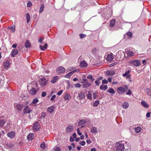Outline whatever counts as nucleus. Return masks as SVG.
<instances>
[{
    "instance_id": "nucleus-1",
    "label": "nucleus",
    "mask_w": 151,
    "mask_h": 151,
    "mask_svg": "<svg viewBox=\"0 0 151 151\" xmlns=\"http://www.w3.org/2000/svg\"><path fill=\"white\" fill-rule=\"evenodd\" d=\"M115 147L116 151H123L124 149V144L121 141L116 143Z\"/></svg>"
},
{
    "instance_id": "nucleus-2",
    "label": "nucleus",
    "mask_w": 151,
    "mask_h": 151,
    "mask_svg": "<svg viewBox=\"0 0 151 151\" xmlns=\"http://www.w3.org/2000/svg\"><path fill=\"white\" fill-rule=\"evenodd\" d=\"M128 89V87L127 86L125 85L123 87L118 88L117 89V91L119 94H122L126 92Z\"/></svg>"
},
{
    "instance_id": "nucleus-3",
    "label": "nucleus",
    "mask_w": 151,
    "mask_h": 151,
    "mask_svg": "<svg viewBox=\"0 0 151 151\" xmlns=\"http://www.w3.org/2000/svg\"><path fill=\"white\" fill-rule=\"evenodd\" d=\"M39 82L40 86L42 87H44L47 84V80L45 78H42L40 79Z\"/></svg>"
},
{
    "instance_id": "nucleus-4",
    "label": "nucleus",
    "mask_w": 151,
    "mask_h": 151,
    "mask_svg": "<svg viewBox=\"0 0 151 151\" xmlns=\"http://www.w3.org/2000/svg\"><path fill=\"white\" fill-rule=\"evenodd\" d=\"M38 90V89H36L34 87H32L29 90V93L31 95H35L36 94Z\"/></svg>"
},
{
    "instance_id": "nucleus-5",
    "label": "nucleus",
    "mask_w": 151,
    "mask_h": 151,
    "mask_svg": "<svg viewBox=\"0 0 151 151\" xmlns=\"http://www.w3.org/2000/svg\"><path fill=\"white\" fill-rule=\"evenodd\" d=\"M135 52L134 49L133 48H131L129 49V50L127 52V53L128 56H132L133 55Z\"/></svg>"
},
{
    "instance_id": "nucleus-6",
    "label": "nucleus",
    "mask_w": 151,
    "mask_h": 151,
    "mask_svg": "<svg viewBox=\"0 0 151 151\" xmlns=\"http://www.w3.org/2000/svg\"><path fill=\"white\" fill-rule=\"evenodd\" d=\"M130 63L136 66H138L140 65V63L139 60H135L131 61Z\"/></svg>"
},
{
    "instance_id": "nucleus-7",
    "label": "nucleus",
    "mask_w": 151,
    "mask_h": 151,
    "mask_svg": "<svg viewBox=\"0 0 151 151\" xmlns=\"http://www.w3.org/2000/svg\"><path fill=\"white\" fill-rule=\"evenodd\" d=\"M15 135V132L14 131H11L8 133L7 134L8 137L10 139H13L14 138Z\"/></svg>"
},
{
    "instance_id": "nucleus-8",
    "label": "nucleus",
    "mask_w": 151,
    "mask_h": 151,
    "mask_svg": "<svg viewBox=\"0 0 151 151\" xmlns=\"http://www.w3.org/2000/svg\"><path fill=\"white\" fill-rule=\"evenodd\" d=\"M65 70L64 68L60 66L56 70L57 72L59 73H63Z\"/></svg>"
},
{
    "instance_id": "nucleus-9",
    "label": "nucleus",
    "mask_w": 151,
    "mask_h": 151,
    "mask_svg": "<svg viewBox=\"0 0 151 151\" xmlns=\"http://www.w3.org/2000/svg\"><path fill=\"white\" fill-rule=\"evenodd\" d=\"M79 71V69H77L75 70H74L73 71H72L67 74H66L65 76V77L66 78H69L70 77V76L73 74L75 72H78Z\"/></svg>"
},
{
    "instance_id": "nucleus-10",
    "label": "nucleus",
    "mask_w": 151,
    "mask_h": 151,
    "mask_svg": "<svg viewBox=\"0 0 151 151\" xmlns=\"http://www.w3.org/2000/svg\"><path fill=\"white\" fill-rule=\"evenodd\" d=\"M40 128V126L38 122H35L33 125V128L35 131H37L39 130Z\"/></svg>"
},
{
    "instance_id": "nucleus-11",
    "label": "nucleus",
    "mask_w": 151,
    "mask_h": 151,
    "mask_svg": "<svg viewBox=\"0 0 151 151\" xmlns=\"http://www.w3.org/2000/svg\"><path fill=\"white\" fill-rule=\"evenodd\" d=\"M78 97L81 100H82L85 97V93L84 92H81L78 93Z\"/></svg>"
},
{
    "instance_id": "nucleus-12",
    "label": "nucleus",
    "mask_w": 151,
    "mask_h": 151,
    "mask_svg": "<svg viewBox=\"0 0 151 151\" xmlns=\"http://www.w3.org/2000/svg\"><path fill=\"white\" fill-rule=\"evenodd\" d=\"M80 66L82 68L86 67L88 65L87 64L84 60L81 61L80 63Z\"/></svg>"
},
{
    "instance_id": "nucleus-13",
    "label": "nucleus",
    "mask_w": 151,
    "mask_h": 151,
    "mask_svg": "<svg viewBox=\"0 0 151 151\" xmlns=\"http://www.w3.org/2000/svg\"><path fill=\"white\" fill-rule=\"evenodd\" d=\"M71 98L70 94L68 93H66L64 97V99L65 100H69Z\"/></svg>"
},
{
    "instance_id": "nucleus-14",
    "label": "nucleus",
    "mask_w": 151,
    "mask_h": 151,
    "mask_svg": "<svg viewBox=\"0 0 151 151\" xmlns=\"http://www.w3.org/2000/svg\"><path fill=\"white\" fill-rule=\"evenodd\" d=\"M130 71L129 70H127L125 73L122 75L123 77H126L127 78H129L131 77V75L129 74Z\"/></svg>"
},
{
    "instance_id": "nucleus-15",
    "label": "nucleus",
    "mask_w": 151,
    "mask_h": 151,
    "mask_svg": "<svg viewBox=\"0 0 151 151\" xmlns=\"http://www.w3.org/2000/svg\"><path fill=\"white\" fill-rule=\"evenodd\" d=\"M23 111L25 113H29L31 111V110L28 106H27L24 109Z\"/></svg>"
},
{
    "instance_id": "nucleus-16",
    "label": "nucleus",
    "mask_w": 151,
    "mask_h": 151,
    "mask_svg": "<svg viewBox=\"0 0 151 151\" xmlns=\"http://www.w3.org/2000/svg\"><path fill=\"white\" fill-rule=\"evenodd\" d=\"M141 104L142 106L146 108H148L149 107V105L145 101H142Z\"/></svg>"
},
{
    "instance_id": "nucleus-17",
    "label": "nucleus",
    "mask_w": 151,
    "mask_h": 151,
    "mask_svg": "<svg viewBox=\"0 0 151 151\" xmlns=\"http://www.w3.org/2000/svg\"><path fill=\"white\" fill-rule=\"evenodd\" d=\"M90 131L92 133L96 134L98 132L97 128L96 127H93L91 128Z\"/></svg>"
},
{
    "instance_id": "nucleus-18",
    "label": "nucleus",
    "mask_w": 151,
    "mask_h": 151,
    "mask_svg": "<svg viewBox=\"0 0 151 151\" xmlns=\"http://www.w3.org/2000/svg\"><path fill=\"white\" fill-rule=\"evenodd\" d=\"M34 136L33 133L29 134L27 136V139L29 141H31L33 139Z\"/></svg>"
},
{
    "instance_id": "nucleus-19",
    "label": "nucleus",
    "mask_w": 151,
    "mask_h": 151,
    "mask_svg": "<svg viewBox=\"0 0 151 151\" xmlns=\"http://www.w3.org/2000/svg\"><path fill=\"white\" fill-rule=\"evenodd\" d=\"M4 66L5 69L9 68L10 66L9 62L8 60L6 61L4 64Z\"/></svg>"
},
{
    "instance_id": "nucleus-20",
    "label": "nucleus",
    "mask_w": 151,
    "mask_h": 151,
    "mask_svg": "<svg viewBox=\"0 0 151 151\" xmlns=\"http://www.w3.org/2000/svg\"><path fill=\"white\" fill-rule=\"evenodd\" d=\"M122 106L123 109H127L129 107V104L127 102H125L122 104Z\"/></svg>"
},
{
    "instance_id": "nucleus-21",
    "label": "nucleus",
    "mask_w": 151,
    "mask_h": 151,
    "mask_svg": "<svg viewBox=\"0 0 151 151\" xmlns=\"http://www.w3.org/2000/svg\"><path fill=\"white\" fill-rule=\"evenodd\" d=\"M18 50L16 49H13L11 52V56L12 57H14L15 55L18 53Z\"/></svg>"
},
{
    "instance_id": "nucleus-22",
    "label": "nucleus",
    "mask_w": 151,
    "mask_h": 151,
    "mask_svg": "<svg viewBox=\"0 0 151 151\" xmlns=\"http://www.w3.org/2000/svg\"><path fill=\"white\" fill-rule=\"evenodd\" d=\"M54 108V107L53 106H49L47 109V111L50 113H51L53 111Z\"/></svg>"
},
{
    "instance_id": "nucleus-23",
    "label": "nucleus",
    "mask_w": 151,
    "mask_h": 151,
    "mask_svg": "<svg viewBox=\"0 0 151 151\" xmlns=\"http://www.w3.org/2000/svg\"><path fill=\"white\" fill-rule=\"evenodd\" d=\"M73 128L72 126H69L66 128V130L67 132L69 133L71 132L73 130Z\"/></svg>"
},
{
    "instance_id": "nucleus-24",
    "label": "nucleus",
    "mask_w": 151,
    "mask_h": 151,
    "mask_svg": "<svg viewBox=\"0 0 151 151\" xmlns=\"http://www.w3.org/2000/svg\"><path fill=\"white\" fill-rule=\"evenodd\" d=\"M106 73L108 76H112L115 74V72L113 71H108L106 72Z\"/></svg>"
},
{
    "instance_id": "nucleus-25",
    "label": "nucleus",
    "mask_w": 151,
    "mask_h": 151,
    "mask_svg": "<svg viewBox=\"0 0 151 151\" xmlns=\"http://www.w3.org/2000/svg\"><path fill=\"white\" fill-rule=\"evenodd\" d=\"M145 92L147 95L151 96V90L150 89L147 88L145 90Z\"/></svg>"
},
{
    "instance_id": "nucleus-26",
    "label": "nucleus",
    "mask_w": 151,
    "mask_h": 151,
    "mask_svg": "<svg viewBox=\"0 0 151 151\" xmlns=\"http://www.w3.org/2000/svg\"><path fill=\"white\" fill-rule=\"evenodd\" d=\"M134 130H135L136 133H138L141 131L142 128L141 127H138L134 128Z\"/></svg>"
},
{
    "instance_id": "nucleus-27",
    "label": "nucleus",
    "mask_w": 151,
    "mask_h": 151,
    "mask_svg": "<svg viewBox=\"0 0 151 151\" xmlns=\"http://www.w3.org/2000/svg\"><path fill=\"white\" fill-rule=\"evenodd\" d=\"M114 56L111 54L109 55L107 57V60L108 61H110L113 60Z\"/></svg>"
},
{
    "instance_id": "nucleus-28",
    "label": "nucleus",
    "mask_w": 151,
    "mask_h": 151,
    "mask_svg": "<svg viewBox=\"0 0 151 151\" xmlns=\"http://www.w3.org/2000/svg\"><path fill=\"white\" fill-rule=\"evenodd\" d=\"M108 88V86L107 85H101L100 87V88L101 90H103L104 91L106 90Z\"/></svg>"
},
{
    "instance_id": "nucleus-29",
    "label": "nucleus",
    "mask_w": 151,
    "mask_h": 151,
    "mask_svg": "<svg viewBox=\"0 0 151 151\" xmlns=\"http://www.w3.org/2000/svg\"><path fill=\"white\" fill-rule=\"evenodd\" d=\"M16 107L17 108V109L19 111H21L23 108V106L19 104H18L17 105Z\"/></svg>"
},
{
    "instance_id": "nucleus-30",
    "label": "nucleus",
    "mask_w": 151,
    "mask_h": 151,
    "mask_svg": "<svg viewBox=\"0 0 151 151\" xmlns=\"http://www.w3.org/2000/svg\"><path fill=\"white\" fill-rule=\"evenodd\" d=\"M58 77L57 76L54 77L51 80V82L52 83H55L58 80Z\"/></svg>"
},
{
    "instance_id": "nucleus-31",
    "label": "nucleus",
    "mask_w": 151,
    "mask_h": 151,
    "mask_svg": "<svg viewBox=\"0 0 151 151\" xmlns=\"http://www.w3.org/2000/svg\"><path fill=\"white\" fill-rule=\"evenodd\" d=\"M6 122V120L4 119L0 120V127H3L5 123Z\"/></svg>"
},
{
    "instance_id": "nucleus-32",
    "label": "nucleus",
    "mask_w": 151,
    "mask_h": 151,
    "mask_svg": "<svg viewBox=\"0 0 151 151\" xmlns=\"http://www.w3.org/2000/svg\"><path fill=\"white\" fill-rule=\"evenodd\" d=\"M86 122V120L85 119H81L79 120L78 122V124L79 125H84Z\"/></svg>"
},
{
    "instance_id": "nucleus-33",
    "label": "nucleus",
    "mask_w": 151,
    "mask_h": 151,
    "mask_svg": "<svg viewBox=\"0 0 151 151\" xmlns=\"http://www.w3.org/2000/svg\"><path fill=\"white\" fill-rule=\"evenodd\" d=\"M91 85V83L89 82H87L85 84H82V86L83 88H88Z\"/></svg>"
},
{
    "instance_id": "nucleus-34",
    "label": "nucleus",
    "mask_w": 151,
    "mask_h": 151,
    "mask_svg": "<svg viewBox=\"0 0 151 151\" xmlns=\"http://www.w3.org/2000/svg\"><path fill=\"white\" fill-rule=\"evenodd\" d=\"M31 44L29 41L27 40L25 43V47L26 48H29L30 47Z\"/></svg>"
},
{
    "instance_id": "nucleus-35",
    "label": "nucleus",
    "mask_w": 151,
    "mask_h": 151,
    "mask_svg": "<svg viewBox=\"0 0 151 151\" xmlns=\"http://www.w3.org/2000/svg\"><path fill=\"white\" fill-rule=\"evenodd\" d=\"M115 23V19H113L110 22V25L111 27H113L114 26Z\"/></svg>"
},
{
    "instance_id": "nucleus-36",
    "label": "nucleus",
    "mask_w": 151,
    "mask_h": 151,
    "mask_svg": "<svg viewBox=\"0 0 151 151\" xmlns=\"http://www.w3.org/2000/svg\"><path fill=\"white\" fill-rule=\"evenodd\" d=\"M107 92L112 94H114L115 93L114 90L112 88H109L107 90Z\"/></svg>"
},
{
    "instance_id": "nucleus-37",
    "label": "nucleus",
    "mask_w": 151,
    "mask_h": 151,
    "mask_svg": "<svg viewBox=\"0 0 151 151\" xmlns=\"http://www.w3.org/2000/svg\"><path fill=\"white\" fill-rule=\"evenodd\" d=\"M26 19H27V22L28 23L30 20V16L29 13L26 14Z\"/></svg>"
},
{
    "instance_id": "nucleus-38",
    "label": "nucleus",
    "mask_w": 151,
    "mask_h": 151,
    "mask_svg": "<svg viewBox=\"0 0 151 151\" xmlns=\"http://www.w3.org/2000/svg\"><path fill=\"white\" fill-rule=\"evenodd\" d=\"M39 101L38 100L37 98H36L33 99L32 101V103L34 104H36Z\"/></svg>"
},
{
    "instance_id": "nucleus-39",
    "label": "nucleus",
    "mask_w": 151,
    "mask_h": 151,
    "mask_svg": "<svg viewBox=\"0 0 151 151\" xmlns=\"http://www.w3.org/2000/svg\"><path fill=\"white\" fill-rule=\"evenodd\" d=\"M44 4H42L40 6V10H39V12L40 13H41L43 12V9H44Z\"/></svg>"
},
{
    "instance_id": "nucleus-40",
    "label": "nucleus",
    "mask_w": 151,
    "mask_h": 151,
    "mask_svg": "<svg viewBox=\"0 0 151 151\" xmlns=\"http://www.w3.org/2000/svg\"><path fill=\"white\" fill-rule=\"evenodd\" d=\"M99 101L98 100L96 101L93 104V106L95 107L97 106L99 104Z\"/></svg>"
},
{
    "instance_id": "nucleus-41",
    "label": "nucleus",
    "mask_w": 151,
    "mask_h": 151,
    "mask_svg": "<svg viewBox=\"0 0 151 151\" xmlns=\"http://www.w3.org/2000/svg\"><path fill=\"white\" fill-rule=\"evenodd\" d=\"M54 151H60L61 149L59 147H55L53 149Z\"/></svg>"
},
{
    "instance_id": "nucleus-42",
    "label": "nucleus",
    "mask_w": 151,
    "mask_h": 151,
    "mask_svg": "<svg viewBox=\"0 0 151 151\" xmlns=\"http://www.w3.org/2000/svg\"><path fill=\"white\" fill-rule=\"evenodd\" d=\"M87 98L91 100L92 99V97L91 96V94L90 93H88L87 94Z\"/></svg>"
},
{
    "instance_id": "nucleus-43",
    "label": "nucleus",
    "mask_w": 151,
    "mask_h": 151,
    "mask_svg": "<svg viewBox=\"0 0 151 151\" xmlns=\"http://www.w3.org/2000/svg\"><path fill=\"white\" fill-rule=\"evenodd\" d=\"M40 147L44 149L45 147V144L44 142H42L40 145Z\"/></svg>"
},
{
    "instance_id": "nucleus-44",
    "label": "nucleus",
    "mask_w": 151,
    "mask_h": 151,
    "mask_svg": "<svg viewBox=\"0 0 151 151\" xmlns=\"http://www.w3.org/2000/svg\"><path fill=\"white\" fill-rule=\"evenodd\" d=\"M88 80L86 78H83L81 82V83H86L88 82Z\"/></svg>"
},
{
    "instance_id": "nucleus-45",
    "label": "nucleus",
    "mask_w": 151,
    "mask_h": 151,
    "mask_svg": "<svg viewBox=\"0 0 151 151\" xmlns=\"http://www.w3.org/2000/svg\"><path fill=\"white\" fill-rule=\"evenodd\" d=\"M81 85L79 83H77L75 84V86L76 87V88H80L81 87Z\"/></svg>"
},
{
    "instance_id": "nucleus-46",
    "label": "nucleus",
    "mask_w": 151,
    "mask_h": 151,
    "mask_svg": "<svg viewBox=\"0 0 151 151\" xmlns=\"http://www.w3.org/2000/svg\"><path fill=\"white\" fill-rule=\"evenodd\" d=\"M95 83L96 85L99 86L100 83V81L99 80H97L95 81Z\"/></svg>"
},
{
    "instance_id": "nucleus-47",
    "label": "nucleus",
    "mask_w": 151,
    "mask_h": 151,
    "mask_svg": "<svg viewBox=\"0 0 151 151\" xmlns=\"http://www.w3.org/2000/svg\"><path fill=\"white\" fill-rule=\"evenodd\" d=\"M8 28L10 29L13 32H14L15 30V27H9Z\"/></svg>"
},
{
    "instance_id": "nucleus-48",
    "label": "nucleus",
    "mask_w": 151,
    "mask_h": 151,
    "mask_svg": "<svg viewBox=\"0 0 151 151\" xmlns=\"http://www.w3.org/2000/svg\"><path fill=\"white\" fill-rule=\"evenodd\" d=\"M32 5V3L30 1H28L27 4V7H30Z\"/></svg>"
},
{
    "instance_id": "nucleus-49",
    "label": "nucleus",
    "mask_w": 151,
    "mask_h": 151,
    "mask_svg": "<svg viewBox=\"0 0 151 151\" xmlns=\"http://www.w3.org/2000/svg\"><path fill=\"white\" fill-rule=\"evenodd\" d=\"M86 142L84 141H82L80 142V144L82 146H84L85 145Z\"/></svg>"
},
{
    "instance_id": "nucleus-50",
    "label": "nucleus",
    "mask_w": 151,
    "mask_h": 151,
    "mask_svg": "<svg viewBox=\"0 0 151 151\" xmlns=\"http://www.w3.org/2000/svg\"><path fill=\"white\" fill-rule=\"evenodd\" d=\"M47 95L45 91H43L42 93V97H45Z\"/></svg>"
},
{
    "instance_id": "nucleus-51",
    "label": "nucleus",
    "mask_w": 151,
    "mask_h": 151,
    "mask_svg": "<svg viewBox=\"0 0 151 151\" xmlns=\"http://www.w3.org/2000/svg\"><path fill=\"white\" fill-rule=\"evenodd\" d=\"M63 92V90H61L59 92H58L57 93V94L58 96H60L62 93Z\"/></svg>"
},
{
    "instance_id": "nucleus-52",
    "label": "nucleus",
    "mask_w": 151,
    "mask_h": 151,
    "mask_svg": "<svg viewBox=\"0 0 151 151\" xmlns=\"http://www.w3.org/2000/svg\"><path fill=\"white\" fill-rule=\"evenodd\" d=\"M77 134L79 135H81L82 134V133L80 132L79 128H78L77 129Z\"/></svg>"
},
{
    "instance_id": "nucleus-53",
    "label": "nucleus",
    "mask_w": 151,
    "mask_h": 151,
    "mask_svg": "<svg viewBox=\"0 0 151 151\" xmlns=\"http://www.w3.org/2000/svg\"><path fill=\"white\" fill-rule=\"evenodd\" d=\"M108 81L106 79L103 80L102 81V84H106L108 83Z\"/></svg>"
},
{
    "instance_id": "nucleus-54",
    "label": "nucleus",
    "mask_w": 151,
    "mask_h": 151,
    "mask_svg": "<svg viewBox=\"0 0 151 151\" xmlns=\"http://www.w3.org/2000/svg\"><path fill=\"white\" fill-rule=\"evenodd\" d=\"M56 97V96L55 95H53L50 98V100L51 101L55 99V98Z\"/></svg>"
},
{
    "instance_id": "nucleus-55",
    "label": "nucleus",
    "mask_w": 151,
    "mask_h": 151,
    "mask_svg": "<svg viewBox=\"0 0 151 151\" xmlns=\"http://www.w3.org/2000/svg\"><path fill=\"white\" fill-rule=\"evenodd\" d=\"M67 86H66V88L67 89H69L70 87V83L69 82H68V83H67Z\"/></svg>"
},
{
    "instance_id": "nucleus-56",
    "label": "nucleus",
    "mask_w": 151,
    "mask_h": 151,
    "mask_svg": "<svg viewBox=\"0 0 151 151\" xmlns=\"http://www.w3.org/2000/svg\"><path fill=\"white\" fill-rule=\"evenodd\" d=\"M126 95H130L131 94V92L130 89H129L127 92L126 93Z\"/></svg>"
},
{
    "instance_id": "nucleus-57",
    "label": "nucleus",
    "mask_w": 151,
    "mask_h": 151,
    "mask_svg": "<svg viewBox=\"0 0 151 151\" xmlns=\"http://www.w3.org/2000/svg\"><path fill=\"white\" fill-rule=\"evenodd\" d=\"M93 98L94 99H95L97 97V94L96 93H94L93 94Z\"/></svg>"
},
{
    "instance_id": "nucleus-58",
    "label": "nucleus",
    "mask_w": 151,
    "mask_h": 151,
    "mask_svg": "<svg viewBox=\"0 0 151 151\" xmlns=\"http://www.w3.org/2000/svg\"><path fill=\"white\" fill-rule=\"evenodd\" d=\"M93 76L91 74L88 75L87 77V78L88 79H92V78Z\"/></svg>"
},
{
    "instance_id": "nucleus-59",
    "label": "nucleus",
    "mask_w": 151,
    "mask_h": 151,
    "mask_svg": "<svg viewBox=\"0 0 151 151\" xmlns=\"http://www.w3.org/2000/svg\"><path fill=\"white\" fill-rule=\"evenodd\" d=\"M130 129V131L132 132L134 131V128L133 127H130V129Z\"/></svg>"
},
{
    "instance_id": "nucleus-60",
    "label": "nucleus",
    "mask_w": 151,
    "mask_h": 151,
    "mask_svg": "<svg viewBox=\"0 0 151 151\" xmlns=\"http://www.w3.org/2000/svg\"><path fill=\"white\" fill-rule=\"evenodd\" d=\"M85 36H86V35H84L83 34H80V38H81V39L83 38Z\"/></svg>"
},
{
    "instance_id": "nucleus-61",
    "label": "nucleus",
    "mask_w": 151,
    "mask_h": 151,
    "mask_svg": "<svg viewBox=\"0 0 151 151\" xmlns=\"http://www.w3.org/2000/svg\"><path fill=\"white\" fill-rule=\"evenodd\" d=\"M127 35L130 37L132 36V34L131 32H128L127 33Z\"/></svg>"
},
{
    "instance_id": "nucleus-62",
    "label": "nucleus",
    "mask_w": 151,
    "mask_h": 151,
    "mask_svg": "<svg viewBox=\"0 0 151 151\" xmlns=\"http://www.w3.org/2000/svg\"><path fill=\"white\" fill-rule=\"evenodd\" d=\"M74 140V139L72 137H71L70 138V140L71 142H73Z\"/></svg>"
},
{
    "instance_id": "nucleus-63",
    "label": "nucleus",
    "mask_w": 151,
    "mask_h": 151,
    "mask_svg": "<svg viewBox=\"0 0 151 151\" xmlns=\"http://www.w3.org/2000/svg\"><path fill=\"white\" fill-rule=\"evenodd\" d=\"M151 114L150 112H148L146 114V116L147 117H149L150 116V114Z\"/></svg>"
},
{
    "instance_id": "nucleus-64",
    "label": "nucleus",
    "mask_w": 151,
    "mask_h": 151,
    "mask_svg": "<svg viewBox=\"0 0 151 151\" xmlns=\"http://www.w3.org/2000/svg\"><path fill=\"white\" fill-rule=\"evenodd\" d=\"M17 45L16 44H14L12 45V47L14 48H15L17 46Z\"/></svg>"
}]
</instances>
